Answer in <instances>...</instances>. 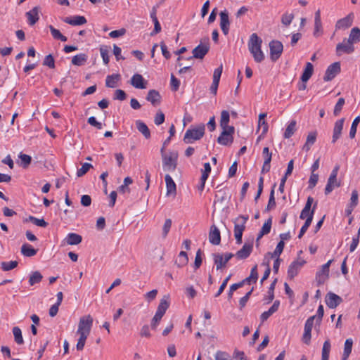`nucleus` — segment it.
<instances>
[{"label": "nucleus", "instance_id": "1", "mask_svg": "<svg viewBox=\"0 0 360 360\" xmlns=\"http://www.w3.org/2000/svg\"><path fill=\"white\" fill-rule=\"evenodd\" d=\"M93 318L90 314L80 317L76 334L79 339L76 345L78 351H82L86 344V339L91 333L93 326Z\"/></svg>", "mask_w": 360, "mask_h": 360}, {"label": "nucleus", "instance_id": "2", "mask_svg": "<svg viewBox=\"0 0 360 360\" xmlns=\"http://www.w3.org/2000/svg\"><path fill=\"white\" fill-rule=\"evenodd\" d=\"M262 40L256 33L251 34L248 41V49L252 55L256 63H261L264 60L265 56L261 49Z\"/></svg>", "mask_w": 360, "mask_h": 360}, {"label": "nucleus", "instance_id": "3", "mask_svg": "<svg viewBox=\"0 0 360 360\" xmlns=\"http://www.w3.org/2000/svg\"><path fill=\"white\" fill-rule=\"evenodd\" d=\"M160 153L163 169L167 172L174 171L177 167L178 152L172 150L169 151L168 153H165L164 148H161Z\"/></svg>", "mask_w": 360, "mask_h": 360}, {"label": "nucleus", "instance_id": "4", "mask_svg": "<svg viewBox=\"0 0 360 360\" xmlns=\"http://www.w3.org/2000/svg\"><path fill=\"white\" fill-rule=\"evenodd\" d=\"M205 126L201 124L196 127L186 130L184 141L186 143H191L194 141L200 140L205 134Z\"/></svg>", "mask_w": 360, "mask_h": 360}, {"label": "nucleus", "instance_id": "5", "mask_svg": "<svg viewBox=\"0 0 360 360\" xmlns=\"http://www.w3.org/2000/svg\"><path fill=\"white\" fill-rule=\"evenodd\" d=\"M248 219V216L241 215L237 217L234 221V236L238 244L242 243V236L245 229V224Z\"/></svg>", "mask_w": 360, "mask_h": 360}, {"label": "nucleus", "instance_id": "6", "mask_svg": "<svg viewBox=\"0 0 360 360\" xmlns=\"http://www.w3.org/2000/svg\"><path fill=\"white\" fill-rule=\"evenodd\" d=\"M210 50L209 38L204 39V42L197 46L192 51L193 58L197 59H202ZM192 59V57L188 58V60Z\"/></svg>", "mask_w": 360, "mask_h": 360}, {"label": "nucleus", "instance_id": "7", "mask_svg": "<svg viewBox=\"0 0 360 360\" xmlns=\"http://www.w3.org/2000/svg\"><path fill=\"white\" fill-rule=\"evenodd\" d=\"M223 131L217 139V142L223 146H228L232 143L233 141V134L235 129L233 127H230L227 129H222Z\"/></svg>", "mask_w": 360, "mask_h": 360}, {"label": "nucleus", "instance_id": "8", "mask_svg": "<svg viewBox=\"0 0 360 360\" xmlns=\"http://www.w3.org/2000/svg\"><path fill=\"white\" fill-rule=\"evenodd\" d=\"M270 58L272 61H276L283 52V44L281 41L273 40L269 43Z\"/></svg>", "mask_w": 360, "mask_h": 360}, {"label": "nucleus", "instance_id": "9", "mask_svg": "<svg viewBox=\"0 0 360 360\" xmlns=\"http://www.w3.org/2000/svg\"><path fill=\"white\" fill-rule=\"evenodd\" d=\"M354 51V45L347 39H344L342 42L339 43L336 46V54L338 56L343 53L351 54Z\"/></svg>", "mask_w": 360, "mask_h": 360}, {"label": "nucleus", "instance_id": "10", "mask_svg": "<svg viewBox=\"0 0 360 360\" xmlns=\"http://www.w3.org/2000/svg\"><path fill=\"white\" fill-rule=\"evenodd\" d=\"M333 260L328 261L327 263L321 266V269L316 273V280L319 285L323 284L329 276V268Z\"/></svg>", "mask_w": 360, "mask_h": 360}, {"label": "nucleus", "instance_id": "11", "mask_svg": "<svg viewBox=\"0 0 360 360\" xmlns=\"http://www.w3.org/2000/svg\"><path fill=\"white\" fill-rule=\"evenodd\" d=\"M313 202H314V198L311 196H309L307 198V200L304 205V207L303 208V210L301 212V214L300 216V219H307V217H309V216L314 217L315 209L317 206V202H315V204L313 206V208L311 209V205L313 204Z\"/></svg>", "mask_w": 360, "mask_h": 360}, {"label": "nucleus", "instance_id": "12", "mask_svg": "<svg viewBox=\"0 0 360 360\" xmlns=\"http://www.w3.org/2000/svg\"><path fill=\"white\" fill-rule=\"evenodd\" d=\"M340 72V63L335 62L333 64L330 65L323 77L324 81H330L332 80L339 72Z\"/></svg>", "mask_w": 360, "mask_h": 360}, {"label": "nucleus", "instance_id": "13", "mask_svg": "<svg viewBox=\"0 0 360 360\" xmlns=\"http://www.w3.org/2000/svg\"><path fill=\"white\" fill-rule=\"evenodd\" d=\"M305 264V261L303 259L296 260L292 262L288 269V277L292 280L296 276L301 269L302 266Z\"/></svg>", "mask_w": 360, "mask_h": 360}, {"label": "nucleus", "instance_id": "14", "mask_svg": "<svg viewBox=\"0 0 360 360\" xmlns=\"http://www.w3.org/2000/svg\"><path fill=\"white\" fill-rule=\"evenodd\" d=\"M223 65H221L218 68L215 69L213 73V81L210 86V91L214 95L217 94L218 86L220 81V77L222 73Z\"/></svg>", "mask_w": 360, "mask_h": 360}, {"label": "nucleus", "instance_id": "15", "mask_svg": "<svg viewBox=\"0 0 360 360\" xmlns=\"http://www.w3.org/2000/svg\"><path fill=\"white\" fill-rule=\"evenodd\" d=\"M342 302V298L333 292H328L326 296V303L329 308L337 307Z\"/></svg>", "mask_w": 360, "mask_h": 360}, {"label": "nucleus", "instance_id": "16", "mask_svg": "<svg viewBox=\"0 0 360 360\" xmlns=\"http://www.w3.org/2000/svg\"><path fill=\"white\" fill-rule=\"evenodd\" d=\"M354 15L352 13L349 14L345 18H343L336 22L335 28L337 30H346L352 26L353 22Z\"/></svg>", "mask_w": 360, "mask_h": 360}, {"label": "nucleus", "instance_id": "17", "mask_svg": "<svg viewBox=\"0 0 360 360\" xmlns=\"http://www.w3.org/2000/svg\"><path fill=\"white\" fill-rule=\"evenodd\" d=\"M344 122L345 118H341L335 122L332 137L333 143H335L338 141V139H339L340 137L341 136Z\"/></svg>", "mask_w": 360, "mask_h": 360}, {"label": "nucleus", "instance_id": "18", "mask_svg": "<svg viewBox=\"0 0 360 360\" xmlns=\"http://www.w3.org/2000/svg\"><path fill=\"white\" fill-rule=\"evenodd\" d=\"M209 240L212 244L215 245H219L221 242L220 231L215 225H212L210 227Z\"/></svg>", "mask_w": 360, "mask_h": 360}, {"label": "nucleus", "instance_id": "19", "mask_svg": "<svg viewBox=\"0 0 360 360\" xmlns=\"http://www.w3.org/2000/svg\"><path fill=\"white\" fill-rule=\"evenodd\" d=\"M220 15V27L225 35L229 34L230 22L229 19V14L226 11H221Z\"/></svg>", "mask_w": 360, "mask_h": 360}, {"label": "nucleus", "instance_id": "20", "mask_svg": "<svg viewBox=\"0 0 360 360\" xmlns=\"http://www.w3.org/2000/svg\"><path fill=\"white\" fill-rule=\"evenodd\" d=\"M130 83L134 87L141 89H146L147 84V82L145 81L143 76L140 74L134 75L131 78Z\"/></svg>", "mask_w": 360, "mask_h": 360}, {"label": "nucleus", "instance_id": "21", "mask_svg": "<svg viewBox=\"0 0 360 360\" xmlns=\"http://www.w3.org/2000/svg\"><path fill=\"white\" fill-rule=\"evenodd\" d=\"M252 242L250 243H245L243 248L236 252V257L240 259H246L250 256V253L252 252Z\"/></svg>", "mask_w": 360, "mask_h": 360}, {"label": "nucleus", "instance_id": "22", "mask_svg": "<svg viewBox=\"0 0 360 360\" xmlns=\"http://www.w3.org/2000/svg\"><path fill=\"white\" fill-rule=\"evenodd\" d=\"M165 180L167 188V195H175L176 193V186L171 176L169 174H166Z\"/></svg>", "mask_w": 360, "mask_h": 360}, {"label": "nucleus", "instance_id": "23", "mask_svg": "<svg viewBox=\"0 0 360 360\" xmlns=\"http://www.w3.org/2000/svg\"><path fill=\"white\" fill-rule=\"evenodd\" d=\"M146 100L150 102L153 105L156 106L160 103L161 96L158 91L152 89L148 91Z\"/></svg>", "mask_w": 360, "mask_h": 360}, {"label": "nucleus", "instance_id": "24", "mask_svg": "<svg viewBox=\"0 0 360 360\" xmlns=\"http://www.w3.org/2000/svg\"><path fill=\"white\" fill-rule=\"evenodd\" d=\"M169 296L165 295L160 300V302L158 307L157 311L155 314H158L162 316H164L167 309L169 306Z\"/></svg>", "mask_w": 360, "mask_h": 360}, {"label": "nucleus", "instance_id": "25", "mask_svg": "<svg viewBox=\"0 0 360 360\" xmlns=\"http://www.w3.org/2000/svg\"><path fill=\"white\" fill-rule=\"evenodd\" d=\"M169 296L165 295L160 300V302L158 307L157 311L155 314H158L162 316H164L167 309L169 306Z\"/></svg>", "mask_w": 360, "mask_h": 360}, {"label": "nucleus", "instance_id": "26", "mask_svg": "<svg viewBox=\"0 0 360 360\" xmlns=\"http://www.w3.org/2000/svg\"><path fill=\"white\" fill-rule=\"evenodd\" d=\"M169 296L165 295L160 300V302L158 307L157 311L155 314H158L162 316H164L167 309L169 306Z\"/></svg>", "mask_w": 360, "mask_h": 360}, {"label": "nucleus", "instance_id": "27", "mask_svg": "<svg viewBox=\"0 0 360 360\" xmlns=\"http://www.w3.org/2000/svg\"><path fill=\"white\" fill-rule=\"evenodd\" d=\"M63 21L71 25H82L86 23V19L84 16L75 15L72 18H65Z\"/></svg>", "mask_w": 360, "mask_h": 360}, {"label": "nucleus", "instance_id": "28", "mask_svg": "<svg viewBox=\"0 0 360 360\" xmlns=\"http://www.w3.org/2000/svg\"><path fill=\"white\" fill-rule=\"evenodd\" d=\"M82 236L75 233H68L65 238V243L70 245H78L82 242Z\"/></svg>", "mask_w": 360, "mask_h": 360}, {"label": "nucleus", "instance_id": "29", "mask_svg": "<svg viewBox=\"0 0 360 360\" xmlns=\"http://www.w3.org/2000/svg\"><path fill=\"white\" fill-rule=\"evenodd\" d=\"M29 24L34 25L39 20V7L35 6L31 11L26 13Z\"/></svg>", "mask_w": 360, "mask_h": 360}, {"label": "nucleus", "instance_id": "30", "mask_svg": "<svg viewBox=\"0 0 360 360\" xmlns=\"http://www.w3.org/2000/svg\"><path fill=\"white\" fill-rule=\"evenodd\" d=\"M136 126L138 131L141 133L146 139L150 138V131L148 126L143 122L141 120H136Z\"/></svg>", "mask_w": 360, "mask_h": 360}, {"label": "nucleus", "instance_id": "31", "mask_svg": "<svg viewBox=\"0 0 360 360\" xmlns=\"http://www.w3.org/2000/svg\"><path fill=\"white\" fill-rule=\"evenodd\" d=\"M20 252L23 256L30 257L37 254V250L33 248L31 245L25 243L22 245Z\"/></svg>", "mask_w": 360, "mask_h": 360}, {"label": "nucleus", "instance_id": "32", "mask_svg": "<svg viewBox=\"0 0 360 360\" xmlns=\"http://www.w3.org/2000/svg\"><path fill=\"white\" fill-rule=\"evenodd\" d=\"M317 133L316 131H311L309 133L307 137L306 143L303 146L302 149L305 151H309L312 145L315 143L316 140Z\"/></svg>", "mask_w": 360, "mask_h": 360}, {"label": "nucleus", "instance_id": "33", "mask_svg": "<svg viewBox=\"0 0 360 360\" xmlns=\"http://www.w3.org/2000/svg\"><path fill=\"white\" fill-rule=\"evenodd\" d=\"M352 44L360 41V29L359 27H353L349 33V37L347 39Z\"/></svg>", "mask_w": 360, "mask_h": 360}, {"label": "nucleus", "instance_id": "34", "mask_svg": "<svg viewBox=\"0 0 360 360\" xmlns=\"http://www.w3.org/2000/svg\"><path fill=\"white\" fill-rule=\"evenodd\" d=\"M216 269L219 270L226 266V262L224 259V255L219 253H214L212 255Z\"/></svg>", "mask_w": 360, "mask_h": 360}, {"label": "nucleus", "instance_id": "35", "mask_svg": "<svg viewBox=\"0 0 360 360\" xmlns=\"http://www.w3.org/2000/svg\"><path fill=\"white\" fill-rule=\"evenodd\" d=\"M120 79V75L113 74L108 75L105 79V85L109 88H115L117 84V82Z\"/></svg>", "mask_w": 360, "mask_h": 360}, {"label": "nucleus", "instance_id": "36", "mask_svg": "<svg viewBox=\"0 0 360 360\" xmlns=\"http://www.w3.org/2000/svg\"><path fill=\"white\" fill-rule=\"evenodd\" d=\"M313 65L309 62L307 63L305 69L301 77V80L302 81V82H307L310 79L313 74Z\"/></svg>", "mask_w": 360, "mask_h": 360}, {"label": "nucleus", "instance_id": "37", "mask_svg": "<svg viewBox=\"0 0 360 360\" xmlns=\"http://www.w3.org/2000/svg\"><path fill=\"white\" fill-rule=\"evenodd\" d=\"M340 186V183L337 179L328 178L325 188V194L327 195L330 193L335 188Z\"/></svg>", "mask_w": 360, "mask_h": 360}, {"label": "nucleus", "instance_id": "38", "mask_svg": "<svg viewBox=\"0 0 360 360\" xmlns=\"http://www.w3.org/2000/svg\"><path fill=\"white\" fill-rule=\"evenodd\" d=\"M353 340L351 338L347 339L345 342L344 351L342 360H347L352 349Z\"/></svg>", "mask_w": 360, "mask_h": 360}, {"label": "nucleus", "instance_id": "39", "mask_svg": "<svg viewBox=\"0 0 360 360\" xmlns=\"http://www.w3.org/2000/svg\"><path fill=\"white\" fill-rule=\"evenodd\" d=\"M331 349V344L329 339L325 340L321 351V360H328Z\"/></svg>", "mask_w": 360, "mask_h": 360}, {"label": "nucleus", "instance_id": "40", "mask_svg": "<svg viewBox=\"0 0 360 360\" xmlns=\"http://www.w3.org/2000/svg\"><path fill=\"white\" fill-rule=\"evenodd\" d=\"M188 262V255L185 251H181L175 263L178 267L181 268L186 266Z\"/></svg>", "mask_w": 360, "mask_h": 360}, {"label": "nucleus", "instance_id": "41", "mask_svg": "<svg viewBox=\"0 0 360 360\" xmlns=\"http://www.w3.org/2000/svg\"><path fill=\"white\" fill-rule=\"evenodd\" d=\"M296 124L297 122L295 120H292L289 124L287 126L285 131L284 132L283 136L285 139L290 138L296 131Z\"/></svg>", "mask_w": 360, "mask_h": 360}, {"label": "nucleus", "instance_id": "42", "mask_svg": "<svg viewBox=\"0 0 360 360\" xmlns=\"http://www.w3.org/2000/svg\"><path fill=\"white\" fill-rule=\"evenodd\" d=\"M230 120V115L227 110H223L221 112V119H220V127L222 129H227L231 126L229 125Z\"/></svg>", "mask_w": 360, "mask_h": 360}, {"label": "nucleus", "instance_id": "43", "mask_svg": "<svg viewBox=\"0 0 360 360\" xmlns=\"http://www.w3.org/2000/svg\"><path fill=\"white\" fill-rule=\"evenodd\" d=\"M43 278V276L42 274L38 271H35L34 272H32L30 277H29V284L32 286L37 283H39L41 281Z\"/></svg>", "mask_w": 360, "mask_h": 360}, {"label": "nucleus", "instance_id": "44", "mask_svg": "<svg viewBox=\"0 0 360 360\" xmlns=\"http://www.w3.org/2000/svg\"><path fill=\"white\" fill-rule=\"evenodd\" d=\"M87 60V56L85 53H79L75 56L72 59V63L77 66L83 65Z\"/></svg>", "mask_w": 360, "mask_h": 360}, {"label": "nucleus", "instance_id": "45", "mask_svg": "<svg viewBox=\"0 0 360 360\" xmlns=\"http://www.w3.org/2000/svg\"><path fill=\"white\" fill-rule=\"evenodd\" d=\"M12 331L14 336L15 342L18 345H22L24 343V340L22 335L21 329L18 326H15L13 328Z\"/></svg>", "mask_w": 360, "mask_h": 360}, {"label": "nucleus", "instance_id": "46", "mask_svg": "<svg viewBox=\"0 0 360 360\" xmlns=\"http://www.w3.org/2000/svg\"><path fill=\"white\" fill-rule=\"evenodd\" d=\"M49 27L54 39H59L62 41H66L68 40L67 37L63 35L58 30L56 29L52 25H49Z\"/></svg>", "mask_w": 360, "mask_h": 360}, {"label": "nucleus", "instance_id": "47", "mask_svg": "<svg viewBox=\"0 0 360 360\" xmlns=\"http://www.w3.org/2000/svg\"><path fill=\"white\" fill-rule=\"evenodd\" d=\"M276 186V184H274L271 188V191L270 192L268 205L265 209L266 211H269L270 210L274 208L276 206V200H275V197H274V189H275Z\"/></svg>", "mask_w": 360, "mask_h": 360}, {"label": "nucleus", "instance_id": "48", "mask_svg": "<svg viewBox=\"0 0 360 360\" xmlns=\"http://www.w3.org/2000/svg\"><path fill=\"white\" fill-rule=\"evenodd\" d=\"M25 221H31L36 226L40 227H46L48 225L47 222H46L44 219H37L33 216H30Z\"/></svg>", "mask_w": 360, "mask_h": 360}, {"label": "nucleus", "instance_id": "49", "mask_svg": "<svg viewBox=\"0 0 360 360\" xmlns=\"http://www.w3.org/2000/svg\"><path fill=\"white\" fill-rule=\"evenodd\" d=\"M359 122H360V116H357L353 120L352 126H351V128H350V131H349V137H350V139H353L355 137L356 133V130H357V126H358Z\"/></svg>", "mask_w": 360, "mask_h": 360}, {"label": "nucleus", "instance_id": "50", "mask_svg": "<svg viewBox=\"0 0 360 360\" xmlns=\"http://www.w3.org/2000/svg\"><path fill=\"white\" fill-rule=\"evenodd\" d=\"M172 220L170 219H167L165 221V223L163 224V226H162V238H166V237L167 236V234L170 231V229H171V226H172Z\"/></svg>", "mask_w": 360, "mask_h": 360}, {"label": "nucleus", "instance_id": "51", "mask_svg": "<svg viewBox=\"0 0 360 360\" xmlns=\"http://www.w3.org/2000/svg\"><path fill=\"white\" fill-rule=\"evenodd\" d=\"M345 103V100L344 98H340L335 105L333 114L335 116H338L340 112L342 111V107Z\"/></svg>", "mask_w": 360, "mask_h": 360}, {"label": "nucleus", "instance_id": "52", "mask_svg": "<svg viewBox=\"0 0 360 360\" xmlns=\"http://www.w3.org/2000/svg\"><path fill=\"white\" fill-rule=\"evenodd\" d=\"M1 268L4 271H9L13 269L18 266L17 261H11L9 262H3L1 264Z\"/></svg>", "mask_w": 360, "mask_h": 360}, {"label": "nucleus", "instance_id": "53", "mask_svg": "<svg viewBox=\"0 0 360 360\" xmlns=\"http://www.w3.org/2000/svg\"><path fill=\"white\" fill-rule=\"evenodd\" d=\"M92 167V165L90 163H84L82 167L77 170V176L78 177L84 176Z\"/></svg>", "mask_w": 360, "mask_h": 360}, {"label": "nucleus", "instance_id": "54", "mask_svg": "<svg viewBox=\"0 0 360 360\" xmlns=\"http://www.w3.org/2000/svg\"><path fill=\"white\" fill-rule=\"evenodd\" d=\"M294 18L292 13H284L281 17V22L285 26H288Z\"/></svg>", "mask_w": 360, "mask_h": 360}, {"label": "nucleus", "instance_id": "55", "mask_svg": "<svg viewBox=\"0 0 360 360\" xmlns=\"http://www.w3.org/2000/svg\"><path fill=\"white\" fill-rule=\"evenodd\" d=\"M100 53H101V57L103 58V63L105 65H108L109 63V56H108L109 49H108L107 46H101L100 48Z\"/></svg>", "mask_w": 360, "mask_h": 360}, {"label": "nucleus", "instance_id": "56", "mask_svg": "<svg viewBox=\"0 0 360 360\" xmlns=\"http://www.w3.org/2000/svg\"><path fill=\"white\" fill-rule=\"evenodd\" d=\"M271 222H272L271 218H269L264 222V224H263L262 229L260 231L262 232V235H266L270 232L271 228Z\"/></svg>", "mask_w": 360, "mask_h": 360}, {"label": "nucleus", "instance_id": "57", "mask_svg": "<svg viewBox=\"0 0 360 360\" xmlns=\"http://www.w3.org/2000/svg\"><path fill=\"white\" fill-rule=\"evenodd\" d=\"M43 65L48 66L50 68H55V61L54 58L51 54L46 56L44 60Z\"/></svg>", "mask_w": 360, "mask_h": 360}, {"label": "nucleus", "instance_id": "58", "mask_svg": "<svg viewBox=\"0 0 360 360\" xmlns=\"http://www.w3.org/2000/svg\"><path fill=\"white\" fill-rule=\"evenodd\" d=\"M231 277V274H229L222 282V283L221 284L217 292L215 294L214 297H219L222 292L224 290V289L226 288V285H227V283L229 282V281L230 280Z\"/></svg>", "mask_w": 360, "mask_h": 360}, {"label": "nucleus", "instance_id": "59", "mask_svg": "<svg viewBox=\"0 0 360 360\" xmlns=\"http://www.w3.org/2000/svg\"><path fill=\"white\" fill-rule=\"evenodd\" d=\"M165 122V115L164 113L158 110L155 116L154 122L156 125H160Z\"/></svg>", "mask_w": 360, "mask_h": 360}, {"label": "nucleus", "instance_id": "60", "mask_svg": "<svg viewBox=\"0 0 360 360\" xmlns=\"http://www.w3.org/2000/svg\"><path fill=\"white\" fill-rule=\"evenodd\" d=\"M323 32L321 21H314V35L317 37Z\"/></svg>", "mask_w": 360, "mask_h": 360}, {"label": "nucleus", "instance_id": "61", "mask_svg": "<svg viewBox=\"0 0 360 360\" xmlns=\"http://www.w3.org/2000/svg\"><path fill=\"white\" fill-rule=\"evenodd\" d=\"M285 246V243L283 241H280L274 250V252L272 254V257H279L280 255L282 253L283 248Z\"/></svg>", "mask_w": 360, "mask_h": 360}, {"label": "nucleus", "instance_id": "62", "mask_svg": "<svg viewBox=\"0 0 360 360\" xmlns=\"http://www.w3.org/2000/svg\"><path fill=\"white\" fill-rule=\"evenodd\" d=\"M180 86V82L173 74L171 75V88L174 91H176Z\"/></svg>", "mask_w": 360, "mask_h": 360}, {"label": "nucleus", "instance_id": "63", "mask_svg": "<svg viewBox=\"0 0 360 360\" xmlns=\"http://www.w3.org/2000/svg\"><path fill=\"white\" fill-rule=\"evenodd\" d=\"M262 155L264 159V162L271 163L272 153L269 151V148L268 147H265L263 148Z\"/></svg>", "mask_w": 360, "mask_h": 360}, {"label": "nucleus", "instance_id": "64", "mask_svg": "<svg viewBox=\"0 0 360 360\" xmlns=\"http://www.w3.org/2000/svg\"><path fill=\"white\" fill-rule=\"evenodd\" d=\"M215 360H232L231 356L225 352H217L215 354Z\"/></svg>", "mask_w": 360, "mask_h": 360}]
</instances>
